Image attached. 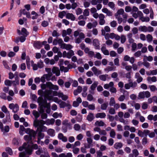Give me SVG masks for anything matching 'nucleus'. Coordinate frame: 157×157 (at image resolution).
I'll return each mask as SVG.
<instances>
[{
  "instance_id": "1",
  "label": "nucleus",
  "mask_w": 157,
  "mask_h": 157,
  "mask_svg": "<svg viewBox=\"0 0 157 157\" xmlns=\"http://www.w3.org/2000/svg\"><path fill=\"white\" fill-rule=\"evenodd\" d=\"M25 132L29 135H25L24 136V139L26 141H28L29 143L32 142V140L34 139L35 138L36 132L29 128L25 129Z\"/></svg>"
},
{
  "instance_id": "2",
  "label": "nucleus",
  "mask_w": 157,
  "mask_h": 157,
  "mask_svg": "<svg viewBox=\"0 0 157 157\" xmlns=\"http://www.w3.org/2000/svg\"><path fill=\"white\" fill-rule=\"evenodd\" d=\"M132 17L135 19L139 17V19L142 22H148L150 21V18L148 17H144L142 12L139 11L137 13H132Z\"/></svg>"
},
{
  "instance_id": "3",
  "label": "nucleus",
  "mask_w": 157,
  "mask_h": 157,
  "mask_svg": "<svg viewBox=\"0 0 157 157\" xmlns=\"http://www.w3.org/2000/svg\"><path fill=\"white\" fill-rule=\"evenodd\" d=\"M40 87L43 90H45L47 88L49 89V90H59V86L53 84L50 82H47L46 83H42L40 84Z\"/></svg>"
},
{
  "instance_id": "4",
  "label": "nucleus",
  "mask_w": 157,
  "mask_h": 157,
  "mask_svg": "<svg viewBox=\"0 0 157 157\" xmlns=\"http://www.w3.org/2000/svg\"><path fill=\"white\" fill-rule=\"evenodd\" d=\"M74 36L76 37L78 36V37L75 39V41L76 43L79 44L82 41V39H84L85 37L84 34L82 32H81L79 30L75 31L74 33Z\"/></svg>"
},
{
  "instance_id": "5",
  "label": "nucleus",
  "mask_w": 157,
  "mask_h": 157,
  "mask_svg": "<svg viewBox=\"0 0 157 157\" xmlns=\"http://www.w3.org/2000/svg\"><path fill=\"white\" fill-rule=\"evenodd\" d=\"M45 96L46 97V99L49 100H52L58 104L60 100H59L57 97L53 98L52 95V90H48L45 92Z\"/></svg>"
},
{
  "instance_id": "6",
  "label": "nucleus",
  "mask_w": 157,
  "mask_h": 157,
  "mask_svg": "<svg viewBox=\"0 0 157 157\" xmlns=\"http://www.w3.org/2000/svg\"><path fill=\"white\" fill-rule=\"evenodd\" d=\"M36 153L37 155H40V157H50L48 153L46 148H39L38 150L36 151Z\"/></svg>"
},
{
  "instance_id": "7",
  "label": "nucleus",
  "mask_w": 157,
  "mask_h": 157,
  "mask_svg": "<svg viewBox=\"0 0 157 157\" xmlns=\"http://www.w3.org/2000/svg\"><path fill=\"white\" fill-rule=\"evenodd\" d=\"M25 150L26 153L29 155H31L32 152V147L27 144L24 143L22 146L19 148V151H22Z\"/></svg>"
},
{
  "instance_id": "8",
  "label": "nucleus",
  "mask_w": 157,
  "mask_h": 157,
  "mask_svg": "<svg viewBox=\"0 0 157 157\" xmlns=\"http://www.w3.org/2000/svg\"><path fill=\"white\" fill-rule=\"evenodd\" d=\"M47 128L46 127H43L40 128H37L36 132L37 134L38 138L41 139L44 138L45 135L44 133L42 132H45L47 131Z\"/></svg>"
},
{
  "instance_id": "9",
  "label": "nucleus",
  "mask_w": 157,
  "mask_h": 157,
  "mask_svg": "<svg viewBox=\"0 0 157 157\" xmlns=\"http://www.w3.org/2000/svg\"><path fill=\"white\" fill-rule=\"evenodd\" d=\"M44 124H46V120L44 121L42 120L35 119L33 122V125L35 127L40 128L43 127H45L44 125Z\"/></svg>"
},
{
  "instance_id": "10",
  "label": "nucleus",
  "mask_w": 157,
  "mask_h": 157,
  "mask_svg": "<svg viewBox=\"0 0 157 157\" xmlns=\"http://www.w3.org/2000/svg\"><path fill=\"white\" fill-rule=\"evenodd\" d=\"M52 93L53 96H58L59 97L61 98L64 101L67 100L68 98L67 96L64 95L62 92L60 91H52Z\"/></svg>"
},
{
  "instance_id": "11",
  "label": "nucleus",
  "mask_w": 157,
  "mask_h": 157,
  "mask_svg": "<svg viewBox=\"0 0 157 157\" xmlns=\"http://www.w3.org/2000/svg\"><path fill=\"white\" fill-rule=\"evenodd\" d=\"M51 76L52 75L44 74L40 78L41 82L43 83H44L46 82V79L47 81H50L51 80Z\"/></svg>"
},
{
  "instance_id": "12",
  "label": "nucleus",
  "mask_w": 157,
  "mask_h": 157,
  "mask_svg": "<svg viewBox=\"0 0 157 157\" xmlns=\"http://www.w3.org/2000/svg\"><path fill=\"white\" fill-rule=\"evenodd\" d=\"M149 132V130H145L143 132L140 130H139L138 131V135L139 136L142 137L144 136L146 137L148 134Z\"/></svg>"
},
{
  "instance_id": "13",
  "label": "nucleus",
  "mask_w": 157,
  "mask_h": 157,
  "mask_svg": "<svg viewBox=\"0 0 157 157\" xmlns=\"http://www.w3.org/2000/svg\"><path fill=\"white\" fill-rule=\"evenodd\" d=\"M118 117L120 118L119 119V121L121 123H123L124 124H127L128 121L124 120L123 118L124 116V113L122 112H119L118 113Z\"/></svg>"
},
{
  "instance_id": "14",
  "label": "nucleus",
  "mask_w": 157,
  "mask_h": 157,
  "mask_svg": "<svg viewBox=\"0 0 157 157\" xmlns=\"http://www.w3.org/2000/svg\"><path fill=\"white\" fill-rule=\"evenodd\" d=\"M17 32L19 35H22L25 36H27L29 34L26 29L24 28L22 29L21 32H20V30L18 29L17 30Z\"/></svg>"
},
{
  "instance_id": "15",
  "label": "nucleus",
  "mask_w": 157,
  "mask_h": 157,
  "mask_svg": "<svg viewBox=\"0 0 157 157\" xmlns=\"http://www.w3.org/2000/svg\"><path fill=\"white\" fill-rule=\"evenodd\" d=\"M123 60L125 61H129L131 64H133L135 61V58L134 57H130L128 55H125L124 56Z\"/></svg>"
},
{
  "instance_id": "16",
  "label": "nucleus",
  "mask_w": 157,
  "mask_h": 157,
  "mask_svg": "<svg viewBox=\"0 0 157 157\" xmlns=\"http://www.w3.org/2000/svg\"><path fill=\"white\" fill-rule=\"evenodd\" d=\"M98 84V82L97 81L94 82L90 86L91 90H89V92L92 94H94V90Z\"/></svg>"
},
{
  "instance_id": "17",
  "label": "nucleus",
  "mask_w": 157,
  "mask_h": 157,
  "mask_svg": "<svg viewBox=\"0 0 157 157\" xmlns=\"http://www.w3.org/2000/svg\"><path fill=\"white\" fill-rule=\"evenodd\" d=\"M105 18V16L102 13H100L99 14V24L100 25H103L105 24V21L104 19Z\"/></svg>"
},
{
  "instance_id": "18",
  "label": "nucleus",
  "mask_w": 157,
  "mask_h": 157,
  "mask_svg": "<svg viewBox=\"0 0 157 157\" xmlns=\"http://www.w3.org/2000/svg\"><path fill=\"white\" fill-rule=\"evenodd\" d=\"M102 11L103 13L106 14V15L109 17L112 16L113 15V13L112 11L109 10L106 8H103L102 9Z\"/></svg>"
},
{
  "instance_id": "19",
  "label": "nucleus",
  "mask_w": 157,
  "mask_h": 157,
  "mask_svg": "<svg viewBox=\"0 0 157 157\" xmlns=\"http://www.w3.org/2000/svg\"><path fill=\"white\" fill-rule=\"evenodd\" d=\"M85 52L87 54L88 56L90 57H92L94 56V52L93 51H90V49L88 48H86L85 49Z\"/></svg>"
},
{
  "instance_id": "20",
  "label": "nucleus",
  "mask_w": 157,
  "mask_h": 157,
  "mask_svg": "<svg viewBox=\"0 0 157 157\" xmlns=\"http://www.w3.org/2000/svg\"><path fill=\"white\" fill-rule=\"evenodd\" d=\"M93 45L96 49H100V43L98 39H95L93 40Z\"/></svg>"
},
{
  "instance_id": "21",
  "label": "nucleus",
  "mask_w": 157,
  "mask_h": 157,
  "mask_svg": "<svg viewBox=\"0 0 157 157\" xmlns=\"http://www.w3.org/2000/svg\"><path fill=\"white\" fill-rule=\"evenodd\" d=\"M52 72L56 74L57 76H58L60 75V71L59 68L56 67H53L52 69Z\"/></svg>"
},
{
  "instance_id": "22",
  "label": "nucleus",
  "mask_w": 157,
  "mask_h": 157,
  "mask_svg": "<svg viewBox=\"0 0 157 157\" xmlns=\"http://www.w3.org/2000/svg\"><path fill=\"white\" fill-rule=\"evenodd\" d=\"M110 31V27L107 26L104 27V29H102L101 30V35L103 36H105L106 35V32L108 33Z\"/></svg>"
},
{
  "instance_id": "23",
  "label": "nucleus",
  "mask_w": 157,
  "mask_h": 157,
  "mask_svg": "<svg viewBox=\"0 0 157 157\" xmlns=\"http://www.w3.org/2000/svg\"><path fill=\"white\" fill-rule=\"evenodd\" d=\"M95 118L94 114L92 112H89L86 117V119L90 122L92 121Z\"/></svg>"
},
{
  "instance_id": "24",
  "label": "nucleus",
  "mask_w": 157,
  "mask_h": 157,
  "mask_svg": "<svg viewBox=\"0 0 157 157\" xmlns=\"http://www.w3.org/2000/svg\"><path fill=\"white\" fill-rule=\"evenodd\" d=\"M91 70L94 72V74L98 76L99 75L101 74V71L95 67H93L91 68Z\"/></svg>"
},
{
  "instance_id": "25",
  "label": "nucleus",
  "mask_w": 157,
  "mask_h": 157,
  "mask_svg": "<svg viewBox=\"0 0 157 157\" xmlns=\"http://www.w3.org/2000/svg\"><path fill=\"white\" fill-rule=\"evenodd\" d=\"M73 48V46L71 44H67L65 43L62 44L61 46V48L65 49L67 50H69Z\"/></svg>"
},
{
  "instance_id": "26",
  "label": "nucleus",
  "mask_w": 157,
  "mask_h": 157,
  "mask_svg": "<svg viewBox=\"0 0 157 157\" xmlns=\"http://www.w3.org/2000/svg\"><path fill=\"white\" fill-rule=\"evenodd\" d=\"M72 32V30L70 28L67 30H64L63 31L62 36L63 37L66 36L67 35H70Z\"/></svg>"
},
{
  "instance_id": "27",
  "label": "nucleus",
  "mask_w": 157,
  "mask_h": 157,
  "mask_svg": "<svg viewBox=\"0 0 157 157\" xmlns=\"http://www.w3.org/2000/svg\"><path fill=\"white\" fill-rule=\"evenodd\" d=\"M101 50L103 54L105 55H108L109 54V52L108 50L106 48V45L104 44L101 47Z\"/></svg>"
},
{
  "instance_id": "28",
  "label": "nucleus",
  "mask_w": 157,
  "mask_h": 157,
  "mask_svg": "<svg viewBox=\"0 0 157 157\" xmlns=\"http://www.w3.org/2000/svg\"><path fill=\"white\" fill-rule=\"evenodd\" d=\"M58 137L59 139L61 140L63 142H66L67 141V138L64 136L62 133H59L58 135Z\"/></svg>"
},
{
  "instance_id": "29",
  "label": "nucleus",
  "mask_w": 157,
  "mask_h": 157,
  "mask_svg": "<svg viewBox=\"0 0 157 157\" xmlns=\"http://www.w3.org/2000/svg\"><path fill=\"white\" fill-rule=\"evenodd\" d=\"M66 17L73 21H75V16L72 13H66Z\"/></svg>"
},
{
  "instance_id": "30",
  "label": "nucleus",
  "mask_w": 157,
  "mask_h": 157,
  "mask_svg": "<svg viewBox=\"0 0 157 157\" xmlns=\"http://www.w3.org/2000/svg\"><path fill=\"white\" fill-rule=\"evenodd\" d=\"M106 115L105 113H98L95 115L96 118H104L105 117Z\"/></svg>"
},
{
  "instance_id": "31",
  "label": "nucleus",
  "mask_w": 157,
  "mask_h": 157,
  "mask_svg": "<svg viewBox=\"0 0 157 157\" xmlns=\"http://www.w3.org/2000/svg\"><path fill=\"white\" fill-rule=\"evenodd\" d=\"M147 80L149 83H151L153 82H156L157 81L156 78L155 76L152 77H148L147 78Z\"/></svg>"
},
{
  "instance_id": "32",
  "label": "nucleus",
  "mask_w": 157,
  "mask_h": 157,
  "mask_svg": "<svg viewBox=\"0 0 157 157\" xmlns=\"http://www.w3.org/2000/svg\"><path fill=\"white\" fill-rule=\"evenodd\" d=\"M115 34H116L113 33H111L110 34L106 33L105 36V38L106 40L108 39L109 38L111 39H113L114 38Z\"/></svg>"
},
{
  "instance_id": "33",
  "label": "nucleus",
  "mask_w": 157,
  "mask_h": 157,
  "mask_svg": "<svg viewBox=\"0 0 157 157\" xmlns=\"http://www.w3.org/2000/svg\"><path fill=\"white\" fill-rule=\"evenodd\" d=\"M46 132H47L48 134L51 136H55V130L53 129H49L48 130H47Z\"/></svg>"
},
{
  "instance_id": "34",
  "label": "nucleus",
  "mask_w": 157,
  "mask_h": 157,
  "mask_svg": "<svg viewBox=\"0 0 157 157\" xmlns=\"http://www.w3.org/2000/svg\"><path fill=\"white\" fill-rule=\"evenodd\" d=\"M55 122V120L53 118H52L50 119H47L46 120V125H53Z\"/></svg>"
},
{
  "instance_id": "35",
  "label": "nucleus",
  "mask_w": 157,
  "mask_h": 157,
  "mask_svg": "<svg viewBox=\"0 0 157 157\" xmlns=\"http://www.w3.org/2000/svg\"><path fill=\"white\" fill-rule=\"evenodd\" d=\"M94 125L96 126H103L105 124V123L102 121H97L95 122Z\"/></svg>"
},
{
  "instance_id": "36",
  "label": "nucleus",
  "mask_w": 157,
  "mask_h": 157,
  "mask_svg": "<svg viewBox=\"0 0 157 157\" xmlns=\"http://www.w3.org/2000/svg\"><path fill=\"white\" fill-rule=\"evenodd\" d=\"M115 67L108 66L104 69V71L106 73H108L109 71H114L115 70Z\"/></svg>"
},
{
  "instance_id": "37",
  "label": "nucleus",
  "mask_w": 157,
  "mask_h": 157,
  "mask_svg": "<svg viewBox=\"0 0 157 157\" xmlns=\"http://www.w3.org/2000/svg\"><path fill=\"white\" fill-rule=\"evenodd\" d=\"M82 90V88L81 86H78L77 89L75 90L74 91V94L75 95H77L78 94L81 92Z\"/></svg>"
},
{
  "instance_id": "38",
  "label": "nucleus",
  "mask_w": 157,
  "mask_h": 157,
  "mask_svg": "<svg viewBox=\"0 0 157 157\" xmlns=\"http://www.w3.org/2000/svg\"><path fill=\"white\" fill-rule=\"evenodd\" d=\"M124 13V9L121 8L117 10V12L116 13L115 16H120V15H123Z\"/></svg>"
},
{
  "instance_id": "39",
  "label": "nucleus",
  "mask_w": 157,
  "mask_h": 157,
  "mask_svg": "<svg viewBox=\"0 0 157 157\" xmlns=\"http://www.w3.org/2000/svg\"><path fill=\"white\" fill-rule=\"evenodd\" d=\"M128 81L129 82V83L130 85V88H134L136 87L137 86V83L136 82H132L131 81V80L129 79L128 80Z\"/></svg>"
},
{
  "instance_id": "40",
  "label": "nucleus",
  "mask_w": 157,
  "mask_h": 157,
  "mask_svg": "<svg viewBox=\"0 0 157 157\" xmlns=\"http://www.w3.org/2000/svg\"><path fill=\"white\" fill-rule=\"evenodd\" d=\"M114 84L113 82H111L109 84H106L104 85V87L105 89H108L111 87L113 86Z\"/></svg>"
},
{
  "instance_id": "41",
  "label": "nucleus",
  "mask_w": 157,
  "mask_h": 157,
  "mask_svg": "<svg viewBox=\"0 0 157 157\" xmlns=\"http://www.w3.org/2000/svg\"><path fill=\"white\" fill-rule=\"evenodd\" d=\"M58 104L60 108H65L67 105V104L65 102L62 101L61 100L59 101Z\"/></svg>"
},
{
  "instance_id": "42",
  "label": "nucleus",
  "mask_w": 157,
  "mask_h": 157,
  "mask_svg": "<svg viewBox=\"0 0 157 157\" xmlns=\"http://www.w3.org/2000/svg\"><path fill=\"white\" fill-rule=\"evenodd\" d=\"M123 146L121 142L116 143L114 145V147L116 149H119L121 148Z\"/></svg>"
},
{
  "instance_id": "43",
  "label": "nucleus",
  "mask_w": 157,
  "mask_h": 157,
  "mask_svg": "<svg viewBox=\"0 0 157 157\" xmlns=\"http://www.w3.org/2000/svg\"><path fill=\"white\" fill-rule=\"evenodd\" d=\"M102 1V0H91V3L92 5L94 6L98 3H101Z\"/></svg>"
},
{
  "instance_id": "44",
  "label": "nucleus",
  "mask_w": 157,
  "mask_h": 157,
  "mask_svg": "<svg viewBox=\"0 0 157 157\" xmlns=\"http://www.w3.org/2000/svg\"><path fill=\"white\" fill-rule=\"evenodd\" d=\"M39 90L38 91V94L40 96H43L45 98H46V97L45 96V92L48 90H45L44 91L42 90Z\"/></svg>"
},
{
  "instance_id": "45",
  "label": "nucleus",
  "mask_w": 157,
  "mask_h": 157,
  "mask_svg": "<svg viewBox=\"0 0 157 157\" xmlns=\"http://www.w3.org/2000/svg\"><path fill=\"white\" fill-rule=\"evenodd\" d=\"M15 81H12V85L14 86H16L19 84V80L17 76L15 77Z\"/></svg>"
},
{
  "instance_id": "46",
  "label": "nucleus",
  "mask_w": 157,
  "mask_h": 157,
  "mask_svg": "<svg viewBox=\"0 0 157 157\" xmlns=\"http://www.w3.org/2000/svg\"><path fill=\"white\" fill-rule=\"evenodd\" d=\"M83 2V6L85 8H87L89 7L90 5V2L87 1V0H82Z\"/></svg>"
},
{
  "instance_id": "47",
  "label": "nucleus",
  "mask_w": 157,
  "mask_h": 157,
  "mask_svg": "<svg viewBox=\"0 0 157 157\" xmlns=\"http://www.w3.org/2000/svg\"><path fill=\"white\" fill-rule=\"evenodd\" d=\"M139 31L144 32H147V27L146 26H140L139 28Z\"/></svg>"
},
{
  "instance_id": "48",
  "label": "nucleus",
  "mask_w": 157,
  "mask_h": 157,
  "mask_svg": "<svg viewBox=\"0 0 157 157\" xmlns=\"http://www.w3.org/2000/svg\"><path fill=\"white\" fill-rule=\"evenodd\" d=\"M34 46L37 48H40L42 47V44L40 42L37 41L34 43Z\"/></svg>"
},
{
  "instance_id": "49",
  "label": "nucleus",
  "mask_w": 157,
  "mask_h": 157,
  "mask_svg": "<svg viewBox=\"0 0 157 157\" xmlns=\"http://www.w3.org/2000/svg\"><path fill=\"white\" fill-rule=\"evenodd\" d=\"M33 114L35 117L36 119H37L39 117L40 115L39 113L35 110H34L33 111Z\"/></svg>"
},
{
  "instance_id": "50",
  "label": "nucleus",
  "mask_w": 157,
  "mask_h": 157,
  "mask_svg": "<svg viewBox=\"0 0 157 157\" xmlns=\"http://www.w3.org/2000/svg\"><path fill=\"white\" fill-rule=\"evenodd\" d=\"M108 76V75L107 74L101 75L99 76V78L100 80L104 81H106Z\"/></svg>"
},
{
  "instance_id": "51",
  "label": "nucleus",
  "mask_w": 157,
  "mask_h": 157,
  "mask_svg": "<svg viewBox=\"0 0 157 157\" xmlns=\"http://www.w3.org/2000/svg\"><path fill=\"white\" fill-rule=\"evenodd\" d=\"M10 130V128L8 126L6 125L2 129L1 131L3 133L7 132H9Z\"/></svg>"
},
{
  "instance_id": "52",
  "label": "nucleus",
  "mask_w": 157,
  "mask_h": 157,
  "mask_svg": "<svg viewBox=\"0 0 157 157\" xmlns=\"http://www.w3.org/2000/svg\"><path fill=\"white\" fill-rule=\"evenodd\" d=\"M74 55V51L71 50L67 52V58L69 59H70L71 58V56Z\"/></svg>"
},
{
  "instance_id": "53",
  "label": "nucleus",
  "mask_w": 157,
  "mask_h": 157,
  "mask_svg": "<svg viewBox=\"0 0 157 157\" xmlns=\"http://www.w3.org/2000/svg\"><path fill=\"white\" fill-rule=\"evenodd\" d=\"M2 111L6 114H9V112L7 108L5 105H3L1 107Z\"/></svg>"
},
{
  "instance_id": "54",
  "label": "nucleus",
  "mask_w": 157,
  "mask_h": 157,
  "mask_svg": "<svg viewBox=\"0 0 157 157\" xmlns=\"http://www.w3.org/2000/svg\"><path fill=\"white\" fill-rule=\"evenodd\" d=\"M62 124L63 125L67 126H70L71 124L69 122V121L67 119L64 120L62 122Z\"/></svg>"
},
{
  "instance_id": "55",
  "label": "nucleus",
  "mask_w": 157,
  "mask_h": 157,
  "mask_svg": "<svg viewBox=\"0 0 157 157\" xmlns=\"http://www.w3.org/2000/svg\"><path fill=\"white\" fill-rule=\"evenodd\" d=\"M108 5L109 6L112 10H114L115 9V5L113 2H109L108 3Z\"/></svg>"
},
{
  "instance_id": "56",
  "label": "nucleus",
  "mask_w": 157,
  "mask_h": 157,
  "mask_svg": "<svg viewBox=\"0 0 157 157\" xmlns=\"http://www.w3.org/2000/svg\"><path fill=\"white\" fill-rule=\"evenodd\" d=\"M94 57L98 59H102L101 55L99 52H96L95 54H94Z\"/></svg>"
},
{
  "instance_id": "57",
  "label": "nucleus",
  "mask_w": 157,
  "mask_h": 157,
  "mask_svg": "<svg viewBox=\"0 0 157 157\" xmlns=\"http://www.w3.org/2000/svg\"><path fill=\"white\" fill-rule=\"evenodd\" d=\"M31 14L33 15L32 17V19H37L38 16V14L34 11H32L31 12Z\"/></svg>"
},
{
  "instance_id": "58",
  "label": "nucleus",
  "mask_w": 157,
  "mask_h": 157,
  "mask_svg": "<svg viewBox=\"0 0 157 157\" xmlns=\"http://www.w3.org/2000/svg\"><path fill=\"white\" fill-rule=\"evenodd\" d=\"M146 38L147 39V41L148 42H150L152 40L153 37L151 34H147L146 36Z\"/></svg>"
},
{
  "instance_id": "59",
  "label": "nucleus",
  "mask_w": 157,
  "mask_h": 157,
  "mask_svg": "<svg viewBox=\"0 0 157 157\" xmlns=\"http://www.w3.org/2000/svg\"><path fill=\"white\" fill-rule=\"evenodd\" d=\"M108 105V103H104L101 105V109L102 110H106Z\"/></svg>"
},
{
  "instance_id": "60",
  "label": "nucleus",
  "mask_w": 157,
  "mask_h": 157,
  "mask_svg": "<svg viewBox=\"0 0 157 157\" xmlns=\"http://www.w3.org/2000/svg\"><path fill=\"white\" fill-rule=\"evenodd\" d=\"M116 135V132L113 129L111 130L110 132V136L113 138H114Z\"/></svg>"
},
{
  "instance_id": "61",
  "label": "nucleus",
  "mask_w": 157,
  "mask_h": 157,
  "mask_svg": "<svg viewBox=\"0 0 157 157\" xmlns=\"http://www.w3.org/2000/svg\"><path fill=\"white\" fill-rule=\"evenodd\" d=\"M110 26L113 28L116 27L117 25V23L115 21H111L110 23Z\"/></svg>"
},
{
  "instance_id": "62",
  "label": "nucleus",
  "mask_w": 157,
  "mask_h": 157,
  "mask_svg": "<svg viewBox=\"0 0 157 157\" xmlns=\"http://www.w3.org/2000/svg\"><path fill=\"white\" fill-rule=\"evenodd\" d=\"M37 65L39 68H41L44 67L43 62L42 60H40V61L37 63Z\"/></svg>"
},
{
  "instance_id": "63",
  "label": "nucleus",
  "mask_w": 157,
  "mask_h": 157,
  "mask_svg": "<svg viewBox=\"0 0 157 157\" xmlns=\"http://www.w3.org/2000/svg\"><path fill=\"white\" fill-rule=\"evenodd\" d=\"M12 81L6 80L5 81V84L6 86H11L12 85Z\"/></svg>"
},
{
  "instance_id": "64",
  "label": "nucleus",
  "mask_w": 157,
  "mask_h": 157,
  "mask_svg": "<svg viewBox=\"0 0 157 157\" xmlns=\"http://www.w3.org/2000/svg\"><path fill=\"white\" fill-rule=\"evenodd\" d=\"M66 13L65 11H63L59 13V17L61 18H62L64 16H66Z\"/></svg>"
}]
</instances>
